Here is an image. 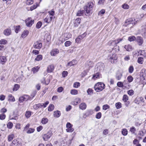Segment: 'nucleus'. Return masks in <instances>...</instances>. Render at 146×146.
I'll return each mask as SVG.
<instances>
[{
    "label": "nucleus",
    "instance_id": "nucleus-54",
    "mask_svg": "<svg viewBox=\"0 0 146 146\" xmlns=\"http://www.w3.org/2000/svg\"><path fill=\"white\" fill-rule=\"evenodd\" d=\"M136 39L135 37L133 36H131L128 38V40L130 41H132L135 40Z\"/></svg>",
    "mask_w": 146,
    "mask_h": 146
},
{
    "label": "nucleus",
    "instance_id": "nucleus-3",
    "mask_svg": "<svg viewBox=\"0 0 146 146\" xmlns=\"http://www.w3.org/2000/svg\"><path fill=\"white\" fill-rule=\"evenodd\" d=\"M34 21L31 17L28 18L25 20V23L27 26L30 27L34 23Z\"/></svg>",
    "mask_w": 146,
    "mask_h": 146
},
{
    "label": "nucleus",
    "instance_id": "nucleus-63",
    "mask_svg": "<svg viewBox=\"0 0 146 146\" xmlns=\"http://www.w3.org/2000/svg\"><path fill=\"white\" fill-rule=\"evenodd\" d=\"M87 93L88 95H90L93 93V90L91 88H89L87 90Z\"/></svg>",
    "mask_w": 146,
    "mask_h": 146
},
{
    "label": "nucleus",
    "instance_id": "nucleus-51",
    "mask_svg": "<svg viewBox=\"0 0 146 146\" xmlns=\"http://www.w3.org/2000/svg\"><path fill=\"white\" fill-rule=\"evenodd\" d=\"M7 43V41L5 39H2L0 40V44H5Z\"/></svg>",
    "mask_w": 146,
    "mask_h": 146
},
{
    "label": "nucleus",
    "instance_id": "nucleus-27",
    "mask_svg": "<svg viewBox=\"0 0 146 146\" xmlns=\"http://www.w3.org/2000/svg\"><path fill=\"white\" fill-rule=\"evenodd\" d=\"M28 33V31L27 30L25 31L22 33L21 35V37L23 38H24L27 35Z\"/></svg>",
    "mask_w": 146,
    "mask_h": 146
},
{
    "label": "nucleus",
    "instance_id": "nucleus-58",
    "mask_svg": "<svg viewBox=\"0 0 146 146\" xmlns=\"http://www.w3.org/2000/svg\"><path fill=\"white\" fill-rule=\"evenodd\" d=\"M140 55L144 57L146 56V51L145 50H141L140 52Z\"/></svg>",
    "mask_w": 146,
    "mask_h": 146
},
{
    "label": "nucleus",
    "instance_id": "nucleus-24",
    "mask_svg": "<svg viewBox=\"0 0 146 146\" xmlns=\"http://www.w3.org/2000/svg\"><path fill=\"white\" fill-rule=\"evenodd\" d=\"M54 116L56 117H59L61 115V113L60 111H54Z\"/></svg>",
    "mask_w": 146,
    "mask_h": 146
},
{
    "label": "nucleus",
    "instance_id": "nucleus-5",
    "mask_svg": "<svg viewBox=\"0 0 146 146\" xmlns=\"http://www.w3.org/2000/svg\"><path fill=\"white\" fill-rule=\"evenodd\" d=\"M52 135V132L51 131H48L47 133L44 134L43 138L44 141H47L49 139Z\"/></svg>",
    "mask_w": 146,
    "mask_h": 146
},
{
    "label": "nucleus",
    "instance_id": "nucleus-50",
    "mask_svg": "<svg viewBox=\"0 0 146 146\" xmlns=\"http://www.w3.org/2000/svg\"><path fill=\"white\" fill-rule=\"evenodd\" d=\"M138 62L140 64H142L143 62V58H139L137 60Z\"/></svg>",
    "mask_w": 146,
    "mask_h": 146
},
{
    "label": "nucleus",
    "instance_id": "nucleus-31",
    "mask_svg": "<svg viewBox=\"0 0 146 146\" xmlns=\"http://www.w3.org/2000/svg\"><path fill=\"white\" fill-rule=\"evenodd\" d=\"M32 112L30 111H27L26 112L25 115L26 117L28 118L30 117L31 115Z\"/></svg>",
    "mask_w": 146,
    "mask_h": 146
},
{
    "label": "nucleus",
    "instance_id": "nucleus-20",
    "mask_svg": "<svg viewBox=\"0 0 146 146\" xmlns=\"http://www.w3.org/2000/svg\"><path fill=\"white\" fill-rule=\"evenodd\" d=\"M81 101V99L79 98H76L72 102V104L74 105H76Z\"/></svg>",
    "mask_w": 146,
    "mask_h": 146
},
{
    "label": "nucleus",
    "instance_id": "nucleus-59",
    "mask_svg": "<svg viewBox=\"0 0 146 146\" xmlns=\"http://www.w3.org/2000/svg\"><path fill=\"white\" fill-rule=\"evenodd\" d=\"M33 0H27L26 2L27 5H30L33 4Z\"/></svg>",
    "mask_w": 146,
    "mask_h": 146
},
{
    "label": "nucleus",
    "instance_id": "nucleus-41",
    "mask_svg": "<svg viewBox=\"0 0 146 146\" xmlns=\"http://www.w3.org/2000/svg\"><path fill=\"white\" fill-rule=\"evenodd\" d=\"M20 86L18 84H16L14 85L13 88V91H17L19 88Z\"/></svg>",
    "mask_w": 146,
    "mask_h": 146
},
{
    "label": "nucleus",
    "instance_id": "nucleus-21",
    "mask_svg": "<svg viewBox=\"0 0 146 146\" xmlns=\"http://www.w3.org/2000/svg\"><path fill=\"white\" fill-rule=\"evenodd\" d=\"M54 67L53 65H51L48 66L47 68V71L48 73L52 72L54 70Z\"/></svg>",
    "mask_w": 146,
    "mask_h": 146
},
{
    "label": "nucleus",
    "instance_id": "nucleus-9",
    "mask_svg": "<svg viewBox=\"0 0 146 146\" xmlns=\"http://www.w3.org/2000/svg\"><path fill=\"white\" fill-rule=\"evenodd\" d=\"M7 61V57L5 56H0V63L2 64H4Z\"/></svg>",
    "mask_w": 146,
    "mask_h": 146
},
{
    "label": "nucleus",
    "instance_id": "nucleus-37",
    "mask_svg": "<svg viewBox=\"0 0 146 146\" xmlns=\"http://www.w3.org/2000/svg\"><path fill=\"white\" fill-rule=\"evenodd\" d=\"M71 36L72 35L71 34L69 33H66L64 35L65 37V39L67 40L69 38L71 37Z\"/></svg>",
    "mask_w": 146,
    "mask_h": 146
},
{
    "label": "nucleus",
    "instance_id": "nucleus-8",
    "mask_svg": "<svg viewBox=\"0 0 146 146\" xmlns=\"http://www.w3.org/2000/svg\"><path fill=\"white\" fill-rule=\"evenodd\" d=\"M59 51L57 48H54L52 49L50 52V55L52 56H56L57 54L59 53Z\"/></svg>",
    "mask_w": 146,
    "mask_h": 146
},
{
    "label": "nucleus",
    "instance_id": "nucleus-55",
    "mask_svg": "<svg viewBox=\"0 0 146 146\" xmlns=\"http://www.w3.org/2000/svg\"><path fill=\"white\" fill-rule=\"evenodd\" d=\"M128 94L130 96H131L134 94V91L132 90H130L127 91Z\"/></svg>",
    "mask_w": 146,
    "mask_h": 146
},
{
    "label": "nucleus",
    "instance_id": "nucleus-47",
    "mask_svg": "<svg viewBox=\"0 0 146 146\" xmlns=\"http://www.w3.org/2000/svg\"><path fill=\"white\" fill-rule=\"evenodd\" d=\"M128 100V97L126 95H123V101L125 102H126Z\"/></svg>",
    "mask_w": 146,
    "mask_h": 146
},
{
    "label": "nucleus",
    "instance_id": "nucleus-11",
    "mask_svg": "<svg viewBox=\"0 0 146 146\" xmlns=\"http://www.w3.org/2000/svg\"><path fill=\"white\" fill-rule=\"evenodd\" d=\"M34 46L35 48H40L42 46V44L40 42L37 41L35 43Z\"/></svg>",
    "mask_w": 146,
    "mask_h": 146
},
{
    "label": "nucleus",
    "instance_id": "nucleus-60",
    "mask_svg": "<svg viewBox=\"0 0 146 146\" xmlns=\"http://www.w3.org/2000/svg\"><path fill=\"white\" fill-rule=\"evenodd\" d=\"M117 86L119 87H123V82H119L117 83Z\"/></svg>",
    "mask_w": 146,
    "mask_h": 146
},
{
    "label": "nucleus",
    "instance_id": "nucleus-45",
    "mask_svg": "<svg viewBox=\"0 0 146 146\" xmlns=\"http://www.w3.org/2000/svg\"><path fill=\"white\" fill-rule=\"evenodd\" d=\"M72 44V42L70 41H67L64 43V45L66 47H68L70 46Z\"/></svg>",
    "mask_w": 146,
    "mask_h": 146
},
{
    "label": "nucleus",
    "instance_id": "nucleus-30",
    "mask_svg": "<svg viewBox=\"0 0 146 146\" xmlns=\"http://www.w3.org/2000/svg\"><path fill=\"white\" fill-rule=\"evenodd\" d=\"M40 68L39 66H36L33 68L32 69V71L33 72V73H35L37 72Z\"/></svg>",
    "mask_w": 146,
    "mask_h": 146
},
{
    "label": "nucleus",
    "instance_id": "nucleus-10",
    "mask_svg": "<svg viewBox=\"0 0 146 146\" xmlns=\"http://www.w3.org/2000/svg\"><path fill=\"white\" fill-rule=\"evenodd\" d=\"M97 69L100 71H103L105 68L104 64L102 63H98V64Z\"/></svg>",
    "mask_w": 146,
    "mask_h": 146
},
{
    "label": "nucleus",
    "instance_id": "nucleus-23",
    "mask_svg": "<svg viewBox=\"0 0 146 146\" xmlns=\"http://www.w3.org/2000/svg\"><path fill=\"white\" fill-rule=\"evenodd\" d=\"M101 77V75L99 73H97L93 75L92 78L95 80L96 79L100 78Z\"/></svg>",
    "mask_w": 146,
    "mask_h": 146
},
{
    "label": "nucleus",
    "instance_id": "nucleus-57",
    "mask_svg": "<svg viewBox=\"0 0 146 146\" xmlns=\"http://www.w3.org/2000/svg\"><path fill=\"white\" fill-rule=\"evenodd\" d=\"M141 33L142 34H146V27H143L141 31Z\"/></svg>",
    "mask_w": 146,
    "mask_h": 146
},
{
    "label": "nucleus",
    "instance_id": "nucleus-39",
    "mask_svg": "<svg viewBox=\"0 0 146 146\" xmlns=\"http://www.w3.org/2000/svg\"><path fill=\"white\" fill-rule=\"evenodd\" d=\"M23 96V99L24 101H27L29 100L30 99V98L29 97V96L27 95H24Z\"/></svg>",
    "mask_w": 146,
    "mask_h": 146
},
{
    "label": "nucleus",
    "instance_id": "nucleus-34",
    "mask_svg": "<svg viewBox=\"0 0 146 146\" xmlns=\"http://www.w3.org/2000/svg\"><path fill=\"white\" fill-rule=\"evenodd\" d=\"M14 137V135L13 134H11L8 136V140L9 141H11L13 139Z\"/></svg>",
    "mask_w": 146,
    "mask_h": 146
},
{
    "label": "nucleus",
    "instance_id": "nucleus-61",
    "mask_svg": "<svg viewBox=\"0 0 146 146\" xmlns=\"http://www.w3.org/2000/svg\"><path fill=\"white\" fill-rule=\"evenodd\" d=\"M102 116V113L101 112H98L96 115V118L98 119H100Z\"/></svg>",
    "mask_w": 146,
    "mask_h": 146
},
{
    "label": "nucleus",
    "instance_id": "nucleus-35",
    "mask_svg": "<svg viewBox=\"0 0 146 146\" xmlns=\"http://www.w3.org/2000/svg\"><path fill=\"white\" fill-rule=\"evenodd\" d=\"M84 12V11L83 10H80L78 11L77 13V16H80L82 15Z\"/></svg>",
    "mask_w": 146,
    "mask_h": 146
},
{
    "label": "nucleus",
    "instance_id": "nucleus-14",
    "mask_svg": "<svg viewBox=\"0 0 146 146\" xmlns=\"http://www.w3.org/2000/svg\"><path fill=\"white\" fill-rule=\"evenodd\" d=\"M117 58V57L116 56V54H110L108 56V59L110 60H113V62H114V60H116Z\"/></svg>",
    "mask_w": 146,
    "mask_h": 146
},
{
    "label": "nucleus",
    "instance_id": "nucleus-16",
    "mask_svg": "<svg viewBox=\"0 0 146 146\" xmlns=\"http://www.w3.org/2000/svg\"><path fill=\"white\" fill-rule=\"evenodd\" d=\"M49 104V102L47 101L46 102L44 103V104H38V108H41L42 107L45 108L46 107L47 105Z\"/></svg>",
    "mask_w": 146,
    "mask_h": 146
},
{
    "label": "nucleus",
    "instance_id": "nucleus-4",
    "mask_svg": "<svg viewBox=\"0 0 146 146\" xmlns=\"http://www.w3.org/2000/svg\"><path fill=\"white\" fill-rule=\"evenodd\" d=\"M73 125L70 123L68 122L66 125V127L67 128L66 130L67 132H72L74 131V129L72 127Z\"/></svg>",
    "mask_w": 146,
    "mask_h": 146
},
{
    "label": "nucleus",
    "instance_id": "nucleus-6",
    "mask_svg": "<svg viewBox=\"0 0 146 146\" xmlns=\"http://www.w3.org/2000/svg\"><path fill=\"white\" fill-rule=\"evenodd\" d=\"M86 33H84L83 34L79 36L76 39V42L78 43H80L81 42L82 39L83 38L86 36Z\"/></svg>",
    "mask_w": 146,
    "mask_h": 146
},
{
    "label": "nucleus",
    "instance_id": "nucleus-26",
    "mask_svg": "<svg viewBox=\"0 0 146 146\" xmlns=\"http://www.w3.org/2000/svg\"><path fill=\"white\" fill-rule=\"evenodd\" d=\"M76 64V61L74 60H73L72 61L69 62L68 63L67 66H71L74 65Z\"/></svg>",
    "mask_w": 146,
    "mask_h": 146
},
{
    "label": "nucleus",
    "instance_id": "nucleus-29",
    "mask_svg": "<svg viewBox=\"0 0 146 146\" xmlns=\"http://www.w3.org/2000/svg\"><path fill=\"white\" fill-rule=\"evenodd\" d=\"M8 101H11L12 102H14L15 101V99L14 97L11 94H9L8 95Z\"/></svg>",
    "mask_w": 146,
    "mask_h": 146
},
{
    "label": "nucleus",
    "instance_id": "nucleus-53",
    "mask_svg": "<svg viewBox=\"0 0 146 146\" xmlns=\"http://www.w3.org/2000/svg\"><path fill=\"white\" fill-rule=\"evenodd\" d=\"M80 84L79 82H76L74 83L73 84V87L76 88H77L80 86Z\"/></svg>",
    "mask_w": 146,
    "mask_h": 146
},
{
    "label": "nucleus",
    "instance_id": "nucleus-46",
    "mask_svg": "<svg viewBox=\"0 0 146 146\" xmlns=\"http://www.w3.org/2000/svg\"><path fill=\"white\" fill-rule=\"evenodd\" d=\"M122 7L125 9H129V6L127 4L124 3L122 5Z\"/></svg>",
    "mask_w": 146,
    "mask_h": 146
},
{
    "label": "nucleus",
    "instance_id": "nucleus-13",
    "mask_svg": "<svg viewBox=\"0 0 146 146\" xmlns=\"http://www.w3.org/2000/svg\"><path fill=\"white\" fill-rule=\"evenodd\" d=\"M135 22V20H133L132 19H129L125 21V25L127 26L128 25L132 24V25Z\"/></svg>",
    "mask_w": 146,
    "mask_h": 146
},
{
    "label": "nucleus",
    "instance_id": "nucleus-32",
    "mask_svg": "<svg viewBox=\"0 0 146 146\" xmlns=\"http://www.w3.org/2000/svg\"><path fill=\"white\" fill-rule=\"evenodd\" d=\"M42 56L41 55H37L35 59V61H39L41 60L42 59Z\"/></svg>",
    "mask_w": 146,
    "mask_h": 146
},
{
    "label": "nucleus",
    "instance_id": "nucleus-1",
    "mask_svg": "<svg viewBox=\"0 0 146 146\" xmlns=\"http://www.w3.org/2000/svg\"><path fill=\"white\" fill-rule=\"evenodd\" d=\"M93 6V3L90 2L88 3L84 7V10L86 11L85 15L86 16H89L92 14Z\"/></svg>",
    "mask_w": 146,
    "mask_h": 146
},
{
    "label": "nucleus",
    "instance_id": "nucleus-28",
    "mask_svg": "<svg viewBox=\"0 0 146 146\" xmlns=\"http://www.w3.org/2000/svg\"><path fill=\"white\" fill-rule=\"evenodd\" d=\"M128 131L126 129L124 128L122 129L121 133L124 136L127 135L128 134Z\"/></svg>",
    "mask_w": 146,
    "mask_h": 146
},
{
    "label": "nucleus",
    "instance_id": "nucleus-48",
    "mask_svg": "<svg viewBox=\"0 0 146 146\" xmlns=\"http://www.w3.org/2000/svg\"><path fill=\"white\" fill-rule=\"evenodd\" d=\"M42 23L40 21L38 22L36 25V27L37 29H39L42 25Z\"/></svg>",
    "mask_w": 146,
    "mask_h": 146
},
{
    "label": "nucleus",
    "instance_id": "nucleus-18",
    "mask_svg": "<svg viewBox=\"0 0 146 146\" xmlns=\"http://www.w3.org/2000/svg\"><path fill=\"white\" fill-rule=\"evenodd\" d=\"M122 40V39L121 38H119L115 40L112 41L110 43V44L111 45H116L117 44L119 43L120 41Z\"/></svg>",
    "mask_w": 146,
    "mask_h": 146
},
{
    "label": "nucleus",
    "instance_id": "nucleus-22",
    "mask_svg": "<svg viewBox=\"0 0 146 146\" xmlns=\"http://www.w3.org/2000/svg\"><path fill=\"white\" fill-rule=\"evenodd\" d=\"M87 107V105L85 103H82L80 104L79 106L80 109L84 110L86 109Z\"/></svg>",
    "mask_w": 146,
    "mask_h": 146
},
{
    "label": "nucleus",
    "instance_id": "nucleus-19",
    "mask_svg": "<svg viewBox=\"0 0 146 146\" xmlns=\"http://www.w3.org/2000/svg\"><path fill=\"white\" fill-rule=\"evenodd\" d=\"M11 31L10 29L8 28L5 30L3 32V33L6 36H8L11 35Z\"/></svg>",
    "mask_w": 146,
    "mask_h": 146
},
{
    "label": "nucleus",
    "instance_id": "nucleus-15",
    "mask_svg": "<svg viewBox=\"0 0 146 146\" xmlns=\"http://www.w3.org/2000/svg\"><path fill=\"white\" fill-rule=\"evenodd\" d=\"M136 41L139 45H141L143 43V38L139 36H138L136 38Z\"/></svg>",
    "mask_w": 146,
    "mask_h": 146
},
{
    "label": "nucleus",
    "instance_id": "nucleus-7",
    "mask_svg": "<svg viewBox=\"0 0 146 146\" xmlns=\"http://www.w3.org/2000/svg\"><path fill=\"white\" fill-rule=\"evenodd\" d=\"M11 146H22V144L21 142L15 139L13 141Z\"/></svg>",
    "mask_w": 146,
    "mask_h": 146
},
{
    "label": "nucleus",
    "instance_id": "nucleus-17",
    "mask_svg": "<svg viewBox=\"0 0 146 146\" xmlns=\"http://www.w3.org/2000/svg\"><path fill=\"white\" fill-rule=\"evenodd\" d=\"M123 87L129 89L130 87L129 83L127 81L124 80L123 82Z\"/></svg>",
    "mask_w": 146,
    "mask_h": 146
},
{
    "label": "nucleus",
    "instance_id": "nucleus-36",
    "mask_svg": "<svg viewBox=\"0 0 146 146\" xmlns=\"http://www.w3.org/2000/svg\"><path fill=\"white\" fill-rule=\"evenodd\" d=\"M48 119L46 118H43L41 120V123L43 124H45L48 123Z\"/></svg>",
    "mask_w": 146,
    "mask_h": 146
},
{
    "label": "nucleus",
    "instance_id": "nucleus-38",
    "mask_svg": "<svg viewBox=\"0 0 146 146\" xmlns=\"http://www.w3.org/2000/svg\"><path fill=\"white\" fill-rule=\"evenodd\" d=\"M122 74L121 73H117L116 76V78L118 80H119L122 76Z\"/></svg>",
    "mask_w": 146,
    "mask_h": 146
},
{
    "label": "nucleus",
    "instance_id": "nucleus-43",
    "mask_svg": "<svg viewBox=\"0 0 146 146\" xmlns=\"http://www.w3.org/2000/svg\"><path fill=\"white\" fill-rule=\"evenodd\" d=\"M7 126L8 128L11 129L12 128L13 124L11 122H9L7 123Z\"/></svg>",
    "mask_w": 146,
    "mask_h": 146
},
{
    "label": "nucleus",
    "instance_id": "nucleus-64",
    "mask_svg": "<svg viewBox=\"0 0 146 146\" xmlns=\"http://www.w3.org/2000/svg\"><path fill=\"white\" fill-rule=\"evenodd\" d=\"M109 108L110 106L107 104L104 105L103 106V110H105L108 109Z\"/></svg>",
    "mask_w": 146,
    "mask_h": 146
},
{
    "label": "nucleus",
    "instance_id": "nucleus-25",
    "mask_svg": "<svg viewBox=\"0 0 146 146\" xmlns=\"http://www.w3.org/2000/svg\"><path fill=\"white\" fill-rule=\"evenodd\" d=\"M81 22V19L80 18H78L75 21L74 25L75 27H77L80 24Z\"/></svg>",
    "mask_w": 146,
    "mask_h": 146
},
{
    "label": "nucleus",
    "instance_id": "nucleus-52",
    "mask_svg": "<svg viewBox=\"0 0 146 146\" xmlns=\"http://www.w3.org/2000/svg\"><path fill=\"white\" fill-rule=\"evenodd\" d=\"M35 131V129L33 128H29L27 131V133L28 134H30L33 133Z\"/></svg>",
    "mask_w": 146,
    "mask_h": 146
},
{
    "label": "nucleus",
    "instance_id": "nucleus-62",
    "mask_svg": "<svg viewBox=\"0 0 146 146\" xmlns=\"http://www.w3.org/2000/svg\"><path fill=\"white\" fill-rule=\"evenodd\" d=\"M130 131L133 133H134L136 131V129L134 127H131Z\"/></svg>",
    "mask_w": 146,
    "mask_h": 146
},
{
    "label": "nucleus",
    "instance_id": "nucleus-2",
    "mask_svg": "<svg viewBox=\"0 0 146 146\" xmlns=\"http://www.w3.org/2000/svg\"><path fill=\"white\" fill-rule=\"evenodd\" d=\"M105 87V84L102 82H99L96 84L94 86L95 90L98 92L102 91Z\"/></svg>",
    "mask_w": 146,
    "mask_h": 146
},
{
    "label": "nucleus",
    "instance_id": "nucleus-12",
    "mask_svg": "<svg viewBox=\"0 0 146 146\" xmlns=\"http://www.w3.org/2000/svg\"><path fill=\"white\" fill-rule=\"evenodd\" d=\"M53 19V16H47L44 19V21L47 23H50Z\"/></svg>",
    "mask_w": 146,
    "mask_h": 146
},
{
    "label": "nucleus",
    "instance_id": "nucleus-40",
    "mask_svg": "<svg viewBox=\"0 0 146 146\" xmlns=\"http://www.w3.org/2000/svg\"><path fill=\"white\" fill-rule=\"evenodd\" d=\"M54 108V106L52 104H51L48 107V110L49 111H52Z\"/></svg>",
    "mask_w": 146,
    "mask_h": 146
},
{
    "label": "nucleus",
    "instance_id": "nucleus-56",
    "mask_svg": "<svg viewBox=\"0 0 146 146\" xmlns=\"http://www.w3.org/2000/svg\"><path fill=\"white\" fill-rule=\"evenodd\" d=\"M134 70V68L133 66H130L129 68V73H131L133 72Z\"/></svg>",
    "mask_w": 146,
    "mask_h": 146
},
{
    "label": "nucleus",
    "instance_id": "nucleus-49",
    "mask_svg": "<svg viewBox=\"0 0 146 146\" xmlns=\"http://www.w3.org/2000/svg\"><path fill=\"white\" fill-rule=\"evenodd\" d=\"M127 79L128 80L127 81L130 83L133 81V78L131 76H129L127 77Z\"/></svg>",
    "mask_w": 146,
    "mask_h": 146
},
{
    "label": "nucleus",
    "instance_id": "nucleus-33",
    "mask_svg": "<svg viewBox=\"0 0 146 146\" xmlns=\"http://www.w3.org/2000/svg\"><path fill=\"white\" fill-rule=\"evenodd\" d=\"M125 48L127 51H129L132 50V47L131 45H125Z\"/></svg>",
    "mask_w": 146,
    "mask_h": 146
},
{
    "label": "nucleus",
    "instance_id": "nucleus-42",
    "mask_svg": "<svg viewBox=\"0 0 146 146\" xmlns=\"http://www.w3.org/2000/svg\"><path fill=\"white\" fill-rule=\"evenodd\" d=\"M78 92L77 90H72L70 91V93L71 94L73 95H76L78 94Z\"/></svg>",
    "mask_w": 146,
    "mask_h": 146
},
{
    "label": "nucleus",
    "instance_id": "nucleus-44",
    "mask_svg": "<svg viewBox=\"0 0 146 146\" xmlns=\"http://www.w3.org/2000/svg\"><path fill=\"white\" fill-rule=\"evenodd\" d=\"M115 106L117 109H119L121 107V104L120 102H117L116 103Z\"/></svg>",
    "mask_w": 146,
    "mask_h": 146
}]
</instances>
